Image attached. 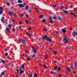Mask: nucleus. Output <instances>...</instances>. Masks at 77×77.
I'll return each instance as SVG.
<instances>
[{"instance_id":"9b49d317","label":"nucleus","mask_w":77,"mask_h":77,"mask_svg":"<svg viewBox=\"0 0 77 77\" xmlns=\"http://www.w3.org/2000/svg\"><path fill=\"white\" fill-rule=\"evenodd\" d=\"M71 48V46H66V48L67 49H68V50H69Z\"/></svg>"},{"instance_id":"6e6552de","label":"nucleus","mask_w":77,"mask_h":77,"mask_svg":"<svg viewBox=\"0 0 77 77\" xmlns=\"http://www.w3.org/2000/svg\"><path fill=\"white\" fill-rule=\"evenodd\" d=\"M32 48H33V49L32 50V52H34V53H36V49H35V48H34L33 47H32Z\"/></svg>"},{"instance_id":"dca6fc26","label":"nucleus","mask_w":77,"mask_h":77,"mask_svg":"<svg viewBox=\"0 0 77 77\" xmlns=\"http://www.w3.org/2000/svg\"><path fill=\"white\" fill-rule=\"evenodd\" d=\"M57 18L59 21H61V20H62V18H61V17H58Z\"/></svg>"},{"instance_id":"49530a36","label":"nucleus","mask_w":77,"mask_h":77,"mask_svg":"<svg viewBox=\"0 0 77 77\" xmlns=\"http://www.w3.org/2000/svg\"><path fill=\"white\" fill-rule=\"evenodd\" d=\"M54 68L55 69H57V67L56 66H55L54 67Z\"/></svg>"},{"instance_id":"0eeeda50","label":"nucleus","mask_w":77,"mask_h":77,"mask_svg":"<svg viewBox=\"0 0 77 77\" xmlns=\"http://www.w3.org/2000/svg\"><path fill=\"white\" fill-rule=\"evenodd\" d=\"M4 17H2V18L1 19V21H2V23H4V24H5V21L3 20H4Z\"/></svg>"},{"instance_id":"5fc2aeb1","label":"nucleus","mask_w":77,"mask_h":77,"mask_svg":"<svg viewBox=\"0 0 77 77\" xmlns=\"http://www.w3.org/2000/svg\"><path fill=\"white\" fill-rule=\"evenodd\" d=\"M31 29H32V28L31 27H30L29 28V30H31Z\"/></svg>"},{"instance_id":"b1692460","label":"nucleus","mask_w":77,"mask_h":77,"mask_svg":"<svg viewBox=\"0 0 77 77\" xmlns=\"http://www.w3.org/2000/svg\"><path fill=\"white\" fill-rule=\"evenodd\" d=\"M34 77H37V74L36 73H35L34 75Z\"/></svg>"},{"instance_id":"c85d7f7f","label":"nucleus","mask_w":77,"mask_h":77,"mask_svg":"<svg viewBox=\"0 0 77 77\" xmlns=\"http://www.w3.org/2000/svg\"><path fill=\"white\" fill-rule=\"evenodd\" d=\"M19 23L20 25H22V24H23V23H22L21 21H19Z\"/></svg>"},{"instance_id":"58836bf2","label":"nucleus","mask_w":77,"mask_h":77,"mask_svg":"<svg viewBox=\"0 0 77 77\" xmlns=\"http://www.w3.org/2000/svg\"><path fill=\"white\" fill-rule=\"evenodd\" d=\"M56 34H57V35H59V32L58 31H57L55 32Z\"/></svg>"},{"instance_id":"052dcab7","label":"nucleus","mask_w":77,"mask_h":77,"mask_svg":"<svg viewBox=\"0 0 77 77\" xmlns=\"http://www.w3.org/2000/svg\"><path fill=\"white\" fill-rule=\"evenodd\" d=\"M29 13H31L32 12V10H30L29 11Z\"/></svg>"},{"instance_id":"a878e982","label":"nucleus","mask_w":77,"mask_h":77,"mask_svg":"<svg viewBox=\"0 0 77 77\" xmlns=\"http://www.w3.org/2000/svg\"><path fill=\"white\" fill-rule=\"evenodd\" d=\"M18 3H23V2H22V1L19 0L18 1Z\"/></svg>"},{"instance_id":"603ef678","label":"nucleus","mask_w":77,"mask_h":77,"mask_svg":"<svg viewBox=\"0 0 77 77\" xmlns=\"http://www.w3.org/2000/svg\"><path fill=\"white\" fill-rule=\"evenodd\" d=\"M7 50H8V49H7L6 48H5L4 49V51H7Z\"/></svg>"},{"instance_id":"c03bdc74","label":"nucleus","mask_w":77,"mask_h":77,"mask_svg":"<svg viewBox=\"0 0 77 77\" xmlns=\"http://www.w3.org/2000/svg\"><path fill=\"white\" fill-rule=\"evenodd\" d=\"M16 71L17 72H19V70L18 69H17Z\"/></svg>"},{"instance_id":"423d86ee","label":"nucleus","mask_w":77,"mask_h":77,"mask_svg":"<svg viewBox=\"0 0 77 77\" xmlns=\"http://www.w3.org/2000/svg\"><path fill=\"white\" fill-rule=\"evenodd\" d=\"M72 35L73 37H75V35L77 36V32H75V31H74L73 32Z\"/></svg>"},{"instance_id":"bf43d9fd","label":"nucleus","mask_w":77,"mask_h":77,"mask_svg":"<svg viewBox=\"0 0 77 77\" xmlns=\"http://www.w3.org/2000/svg\"><path fill=\"white\" fill-rule=\"evenodd\" d=\"M18 28L19 29H20L21 28V26H18Z\"/></svg>"},{"instance_id":"7ed1b4c3","label":"nucleus","mask_w":77,"mask_h":77,"mask_svg":"<svg viewBox=\"0 0 77 77\" xmlns=\"http://www.w3.org/2000/svg\"><path fill=\"white\" fill-rule=\"evenodd\" d=\"M19 40L22 41V43L23 44L24 47H25L26 45V42H25V41H26L25 39H24V40L20 39Z\"/></svg>"},{"instance_id":"f8f14e48","label":"nucleus","mask_w":77,"mask_h":77,"mask_svg":"<svg viewBox=\"0 0 77 77\" xmlns=\"http://www.w3.org/2000/svg\"><path fill=\"white\" fill-rule=\"evenodd\" d=\"M35 11L37 12L38 13H39V9L37 8H35Z\"/></svg>"},{"instance_id":"ea45409f","label":"nucleus","mask_w":77,"mask_h":77,"mask_svg":"<svg viewBox=\"0 0 77 77\" xmlns=\"http://www.w3.org/2000/svg\"><path fill=\"white\" fill-rule=\"evenodd\" d=\"M48 49H49V50H50V51H52V49H51V48H49Z\"/></svg>"},{"instance_id":"cd10ccee","label":"nucleus","mask_w":77,"mask_h":77,"mask_svg":"<svg viewBox=\"0 0 77 77\" xmlns=\"http://www.w3.org/2000/svg\"><path fill=\"white\" fill-rule=\"evenodd\" d=\"M22 68H24V67H25V66H24V64H23L22 65Z\"/></svg>"},{"instance_id":"6ab92c4d","label":"nucleus","mask_w":77,"mask_h":77,"mask_svg":"<svg viewBox=\"0 0 77 77\" xmlns=\"http://www.w3.org/2000/svg\"><path fill=\"white\" fill-rule=\"evenodd\" d=\"M57 51H54V55H57Z\"/></svg>"},{"instance_id":"37998d69","label":"nucleus","mask_w":77,"mask_h":77,"mask_svg":"<svg viewBox=\"0 0 77 77\" xmlns=\"http://www.w3.org/2000/svg\"><path fill=\"white\" fill-rule=\"evenodd\" d=\"M28 36H31V35L30 33H28V34L27 35Z\"/></svg>"},{"instance_id":"e2e57ef3","label":"nucleus","mask_w":77,"mask_h":77,"mask_svg":"<svg viewBox=\"0 0 77 77\" xmlns=\"http://www.w3.org/2000/svg\"><path fill=\"white\" fill-rule=\"evenodd\" d=\"M50 73L52 74H54V73L53 72H51Z\"/></svg>"},{"instance_id":"4be33fe9","label":"nucleus","mask_w":77,"mask_h":77,"mask_svg":"<svg viewBox=\"0 0 77 77\" xmlns=\"http://www.w3.org/2000/svg\"><path fill=\"white\" fill-rule=\"evenodd\" d=\"M39 18H42L43 17H44V15L42 14L39 16Z\"/></svg>"},{"instance_id":"8fccbe9b","label":"nucleus","mask_w":77,"mask_h":77,"mask_svg":"<svg viewBox=\"0 0 77 77\" xmlns=\"http://www.w3.org/2000/svg\"><path fill=\"white\" fill-rule=\"evenodd\" d=\"M59 76H60L59 77H62V75L61 74H60L59 75Z\"/></svg>"},{"instance_id":"864d4df0","label":"nucleus","mask_w":77,"mask_h":77,"mask_svg":"<svg viewBox=\"0 0 77 77\" xmlns=\"http://www.w3.org/2000/svg\"><path fill=\"white\" fill-rule=\"evenodd\" d=\"M25 52H26V53H29V51H27V50H26L25 51Z\"/></svg>"},{"instance_id":"de8ad7c7","label":"nucleus","mask_w":77,"mask_h":77,"mask_svg":"<svg viewBox=\"0 0 77 77\" xmlns=\"http://www.w3.org/2000/svg\"><path fill=\"white\" fill-rule=\"evenodd\" d=\"M8 53H5V56H8Z\"/></svg>"},{"instance_id":"2f4dec72","label":"nucleus","mask_w":77,"mask_h":77,"mask_svg":"<svg viewBox=\"0 0 77 77\" xmlns=\"http://www.w3.org/2000/svg\"><path fill=\"white\" fill-rule=\"evenodd\" d=\"M73 10L74 11H77V9L76 8H74L73 9Z\"/></svg>"},{"instance_id":"a211bd4d","label":"nucleus","mask_w":77,"mask_h":77,"mask_svg":"<svg viewBox=\"0 0 77 77\" xmlns=\"http://www.w3.org/2000/svg\"><path fill=\"white\" fill-rule=\"evenodd\" d=\"M63 12H64L65 14H68V11H65L64 10H63Z\"/></svg>"},{"instance_id":"4c0bfd02","label":"nucleus","mask_w":77,"mask_h":77,"mask_svg":"<svg viewBox=\"0 0 77 77\" xmlns=\"http://www.w3.org/2000/svg\"><path fill=\"white\" fill-rule=\"evenodd\" d=\"M5 73H4V72H2V73H1V75H4Z\"/></svg>"},{"instance_id":"f704fd0d","label":"nucleus","mask_w":77,"mask_h":77,"mask_svg":"<svg viewBox=\"0 0 77 77\" xmlns=\"http://www.w3.org/2000/svg\"><path fill=\"white\" fill-rule=\"evenodd\" d=\"M35 54H33L32 55V58L35 57Z\"/></svg>"},{"instance_id":"f257e3e1","label":"nucleus","mask_w":77,"mask_h":77,"mask_svg":"<svg viewBox=\"0 0 77 77\" xmlns=\"http://www.w3.org/2000/svg\"><path fill=\"white\" fill-rule=\"evenodd\" d=\"M42 38L44 40L45 39L47 41H49V42H51V39L50 38V37H48V36L47 35H45L44 36H42Z\"/></svg>"},{"instance_id":"6e6d98bb","label":"nucleus","mask_w":77,"mask_h":77,"mask_svg":"<svg viewBox=\"0 0 77 77\" xmlns=\"http://www.w3.org/2000/svg\"><path fill=\"white\" fill-rule=\"evenodd\" d=\"M12 22H15V20H12Z\"/></svg>"},{"instance_id":"4468645a","label":"nucleus","mask_w":77,"mask_h":77,"mask_svg":"<svg viewBox=\"0 0 77 77\" xmlns=\"http://www.w3.org/2000/svg\"><path fill=\"white\" fill-rule=\"evenodd\" d=\"M48 56L46 55L44 56V58L45 59H47V58H48Z\"/></svg>"},{"instance_id":"1a4fd4ad","label":"nucleus","mask_w":77,"mask_h":77,"mask_svg":"<svg viewBox=\"0 0 77 77\" xmlns=\"http://www.w3.org/2000/svg\"><path fill=\"white\" fill-rule=\"evenodd\" d=\"M20 74H23V72H24V71H23V70H22V69H21V68L20 69Z\"/></svg>"},{"instance_id":"a18cd8bd","label":"nucleus","mask_w":77,"mask_h":77,"mask_svg":"<svg viewBox=\"0 0 77 77\" xmlns=\"http://www.w3.org/2000/svg\"><path fill=\"white\" fill-rule=\"evenodd\" d=\"M53 18H54V20H57V19H56V17H53Z\"/></svg>"},{"instance_id":"72a5a7b5","label":"nucleus","mask_w":77,"mask_h":77,"mask_svg":"<svg viewBox=\"0 0 77 77\" xmlns=\"http://www.w3.org/2000/svg\"><path fill=\"white\" fill-rule=\"evenodd\" d=\"M6 4L8 6H9V5H10V4L8 2H7Z\"/></svg>"},{"instance_id":"5701e85b","label":"nucleus","mask_w":77,"mask_h":77,"mask_svg":"<svg viewBox=\"0 0 77 77\" xmlns=\"http://www.w3.org/2000/svg\"><path fill=\"white\" fill-rule=\"evenodd\" d=\"M13 15L15 17V18H18V16L17 14H15L14 13H13Z\"/></svg>"},{"instance_id":"bb28decb","label":"nucleus","mask_w":77,"mask_h":77,"mask_svg":"<svg viewBox=\"0 0 77 77\" xmlns=\"http://www.w3.org/2000/svg\"><path fill=\"white\" fill-rule=\"evenodd\" d=\"M2 62V63H4V64H5V63L6 62L5 61H4L3 60H1Z\"/></svg>"},{"instance_id":"f03ea898","label":"nucleus","mask_w":77,"mask_h":77,"mask_svg":"<svg viewBox=\"0 0 77 77\" xmlns=\"http://www.w3.org/2000/svg\"><path fill=\"white\" fill-rule=\"evenodd\" d=\"M70 41V39H68V38L67 37H65L63 39V41L65 43H68V41Z\"/></svg>"},{"instance_id":"c9c22d12","label":"nucleus","mask_w":77,"mask_h":77,"mask_svg":"<svg viewBox=\"0 0 77 77\" xmlns=\"http://www.w3.org/2000/svg\"><path fill=\"white\" fill-rule=\"evenodd\" d=\"M60 70H61L60 67H59L57 69V71H60Z\"/></svg>"},{"instance_id":"20e7f679","label":"nucleus","mask_w":77,"mask_h":77,"mask_svg":"<svg viewBox=\"0 0 77 77\" xmlns=\"http://www.w3.org/2000/svg\"><path fill=\"white\" fill-rule=\"evenodd\" d=\"M23 5L21 4H18V6L19 8H24V5H25V4L24 3L23 4Z\"/></svg>"},{"instance_id":"2eb2a0df","label":"nucleus","mask_w":77,"mask_h":77,"mask_svg":"<svg viewBox=\"0 0 77 77\" xmlns=\"http://www.w3.org/2000/svg\"><path fill=\"white\" fill-rule=\"evenodd\" d=\"M74 65H75V67H77V61L75 62Z\"/></svg>"},{"instance_id":"774afa93","label":"nucleus","mask_w":77,"mask_h":77,"mask_svg":"<svg viewBox=\"0 0 77 77\" xmlns=\"http://www.w3.org/2000/svg\"><path fill=\"white\" fill-rule=\"evenodd\" d=\"M26 33L27 35H28L29 34V32H26Z\"/></svg>"},{"instance_id":"a19ab883","label":"nucleus","mask_w":77,"mask_h":77,"mask_svg":"<svg viewBox=\"0 0 77 77\" xmlns=\"http://www.w3.org/2000/svg\"><path fill=\"white\" fill-rule=\"evenodd\" d=\"M7 59H12V58L10 57H8Z\"/></svg>"},{"instance_id":"aec40b11","label":"nucleus","mask_w":77,"mask_h":77,"mask_svg":"<svg viewBox=\"0 0 77 77\" xmlns=\"http://www.w3.org/2000/svg\"><path fill=\"white\" fill-rule=\"evenodd\" d=\"M25 21L26 24H29V20H25Z\"/></svg>"},{"instance_id":"69168bd1","label":"nucleus","mask_w":77,"mask_h":77,"mask_svg":"<svg viewBox=\"0 0 77 77\" xmlns=\"http://www.w3.org/2000/svg\"><path fill=\"white\" fill-rule=\"evenodd\" d=\"M8 27H11V25H8Z\"/></svg>"},{"instance_id":"13d9d810","label":"nucleus","mask_w":77,"mask_h":77,"mask_svg":"<svg viewBox=\"0 0 77 77\" xmlns=\"http://www.w3.org/2000/svg\"><path fill=\"white\" fill-rule=\"evenodd\" d=\"M73 73L74 74H75L76 72H75V71H73Z\"/></svg>"},{"instance_id":"0e129e2a","label":"nucleus","mask_w":77,"mask_h":77,"mask_svg":"<svg viewBox=\"0 0 77 77\" xmlns=\"http://www.w3.org/2000/svg\"><path fill=\"white\" fill-rule=\"evenodd\" d=\"M70 14H71V15H74V14H73L72 13H70Z\"/></svg>"},{"instance_id":"79ce46f5","label":"nucleus","mask_w":77,"mask_h":77,"mask_svg":"<svg viewBox=\"0 0 77 77\" xmlns=\"http://www.w3.org/2000/svg\"><path fill=\"white\" fill-rule=\"evenodd\" d=\"M52 8H56V5H54L52 6Z\"/></svg>"},{"instance_id":"f3484780","label":"nucleus","mask_w":77,"mask_h":77,"mask_svg":"<svg viewBox=\"0 0 77 77\" xmlns=\"http://www.w3.org/2000/svg\"><path fill=\"white\" fill-rule=\"evenodd\" d=\"M9 14L10 16H12V15H13V13H12V12L11 11H9Z\"/></svg>"},{"instance_id":"3c124183","label":"nucleus","mask_w":77,"mask_h":77,"mask_svg":"<svg viewBox=\"0 0 77 77\" xmlns=\"http://www.w3.org/2000/svg\"><path fill=\"white\" fill-rule=\"evenodd\" d=\"M44 66L45 68H47V66H46L44 64Z\"/></svg>"},{"instance_id":"9d476101","label":"nucleus","mask_w":77,"mask_h":77,"mask_svg":"<svg viewBox=\"0 0 77 77\" xmlns=\"http://www.w3.org/2000/svg\"><path fill=\"white\" fill-rule=\"evenodd\" d=\"M62 31H63V33H66V29L65 28H63L62 29Z\"/></svg>"},{"instance_id":"393cba45","label":"nucleus","mask_w":77,"mask_h":77,"mask_svg":"<svg viewBox=\"0 0 77 77\" xmlns=\"http://www.w3.org/2000/svg\"><path fill=\"white\" fill-rule=\"evenodd\" d=\"M43 30H45V31H47V30H48V29L45 27H44Z\"/></svg>"},{"instance_id":"c756f323","label":"nucleus","mask_w":77,"mask_h":77,"mask_svg":"<svg viewBox=\"0 0 77 77\" xmlns=\"http://www.w3.org/2000/svg\"><path fill=\"white\" fill-rule=\"evenodd\" d=\"M29 75H30V77H32V72H30L29 73Z\"/></svg>"},{"instance_id":"e433bc0d","label":"nucleus","mask_w":77,"mask_h":77,"mask_svg":"<svg viewBox=\"0 0 77 77\" xmlns=\"http://www.w3.org/2000/svg\"><path fill=\"white\" fill-rule=\"evenodd\" d=\"M50 23L51 24H53V21H52V20H51V21H50Z\"/></svg>"},{"instance_id":"412c9836","label":"nucleus","mask_w":77,"mask_h":77,"mask_svg":"<svg viewBox=\"0 0 77 77\" xmlns=\"http://www.w3.org/2000/svg\"><path fill=\"white\" fill-rule=\"evenodd\" d=\"M29 8V6L28 5H26V7H25V9L26 10H27Z\"/></svg>"},{"instance_id":"338daca9","label":"nucleus","mask_w":77,"mask_h":77,"mask_svg":"<svg viewBox=\"0 0 77 77\" xmlns=\"http://www.w3.org/2000/svg\"><path fill=\"white\" fill-rule=\"evenodd\" d=\"M39 66H42V64H39Z\"/></svg>"},{"instance_id":"39448f33","label":"nucleus","mask_w":77,"mask_h":77,"mask_svg":"<svg viewBox=\"0 0 77 77\" xmlns=\"http://www.w3.org/2000/svg\"><path fill=\"white\" fill-rule=\"evenodd\" d=\"M66 71H71V68H70L69 67H66Z\"/></svg>"},{"instance_id":"4d7b16f0","label":"nucleus","mask_w":77,"mask_h":77,"mask_svg":"<svg viewBox=\"0 0 77 77\" xmlns=\"http://www.w3.org/2000/svg\"><path fill=\"white\" fill-rule=\"evenodd\" d=\"M12 30H13V31H15V28H13Z\"/></svg>"},{"instance_id":"680f3d73","label":"nucleus","mask_w":77,"mask_h":77,"mask_svg":"<svg viewBox=\"0 0 77 77\" xmlns=\"http://www.w3.org/2000/svg\"><path fill=\"white\" fill-rule=\"evenodd\" d=\"M27 60H30V58H27Z\"/></svg>"},{"instance_id":"7c9ffc66","label":"nucleus","mask_w":77,"mask_h":77,"mask_svg":"<svg viewBox=\"0 0 77 77\" xmlns=\"http://www.w3.org/2000/svg\"><path fill=\"white\" fill-rule=\"evenodd\" d=\"M3 14V11L0 10V14Z\"/></svg>"},{"instance_id":"473e14b6","label":"nucleus","mask_w":77,"mask_h":77,"mask_svg":"<svg viewBox=\"0 0 77 77\" xmlns=\"http://www.w3.org/2000/svg\"><path fill=\"white\" fill-rule=\"evenodd\" d=\"M42 21L43 23H45V21H46V20H45V19H43L42 20Z\"/></svg>"},{"instance_id":"09e8293b","label":"nucleus","mask_w":77,"mask_h":77,"mask_svg":"<svg viewBox=\"0 0 77 77\" xmlns=\"http://www.w3.org/2000/svg\"><path fill=\"white\" fill-rule=\"evenodd\" d=\"M49 18L51 20H53V19H52V17H49Z\"/></svg>"},{"instance_id":"ddd939ff","label":"nucleus","mask_w":77,"mask_h":77,"mask_svg":"<svg viewBox=\"0 0 77 77\" xmlns=\"http://www.w3.org/2000/svg\"><path fill=\"white\" fill-rule=\"evenodd\" d=\"M6 30L7 31L8 33H9L10 32L9 28H6Z\"/></svg>"}]
</instances>
